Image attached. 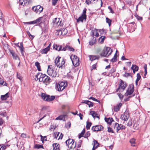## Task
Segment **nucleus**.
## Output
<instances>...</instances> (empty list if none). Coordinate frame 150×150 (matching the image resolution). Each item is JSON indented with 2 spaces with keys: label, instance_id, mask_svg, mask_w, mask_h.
<instances>
[{
  "label": "nucleus",
  "instance_id": "60",
  "mask_svg": "<svg viewBox=\"0 0 150 150\" xmlns=\"http://www.w3.org/2000/svg\"><path fill=\"white\" fill-rule=\"evenodd\" d=\"M49 108L48 107H44L42 108V110L43 111L47 110Z\"/></svg>",
  "mask_w": 150,
  "mask_h": 150
},
{
  "label": "nucleus",
  "instance_id": "35",
  "mask_svg": "<svg viewBox=\"0 0 150 150\" xmlns=\"http://www.w3.org/2000/svg\"><path fill=\"white\" fill-rule=\"evenodd\" d=\"M50 78L46 75L45 76V78H44L43 81H42L44 83H48L50 81Z\"/></svg>",
  "mask_w": 150,
  "mask_h": 150
},
{
  "label": "nucleus",
  "instance_id": "3",
  "mask_svg": "<svg viewBox=\"0 0 150 150\" xmlns=\"http://www.w3.org/2000/svg\"><path fill=\"white\" fill-rule=\"evenodd\" d=\"M112 52V50L110 48L107 47L104 49L100 55L102 56L107 57L110 55Z\"/></svg>",
  "mask_w": 150,
  "mask_h": 150
},
{
  "label": "nucleus",
  "instance_id": "64",
  "mask_svg": "<svg viewBox=\"0 0 150 150\" xmlns=\"http://www.w3.org/2000/svg\"><path fill=\"white\" fill-rule=\"evenodd\" d=\"M2 150H5L6 148V146L4 145H2Z\"/></svg>",
  "mask_w": 150,
  "mask_h": 150
},
{
  "label": "nucleus",
  "instance_id": "49",
  "mask_svg": "<svg viewBox=\"0 0 150 150\" xmlns=\"http://www.w3.org/2000/svg\"><path fill=\"white\" fill-rule=\"evenodd\" d=\"M27 34L28 35V36H29V37H30V38L32 39L33 38H34V36H33V35H32L30 33V32L28 31L27 32Z\"/></svg>",
  "mask_w": 150,
  "mask_h": 150
},
{
  "label": "nucleus",
  "instance_id": "39",
  "mask_svg": "<svg viewBox=\"0 0 150 150\" xmlns=\"http://www.w3.org/2000/svg\"><path fill=\"white\" fill-rule=\"evenodd\" d=\"M35 65L36 66L38 71H41L40 66V63L38 62H37L35 63Z\"/></svg>",
  "mask_w": 150,
  "mask_h": 150
},
{
  "label": "nucleus",
  "instance_id": "47",
  "mask_svg": "<svg viewBox=\"0 0 150 150\" xmlns=\"http://www.w3.org/2000/svg\"><path fill=\"white\" fill-rule=\"evenodd\" d=\"M94 33H96V35H95V36H96V37H98L99 36V34L97 32V30H94L93 31V34H92V35H93V36L94 35Z\"/></svg>",
  "mask_w": 150,
  "mask_h": 150
},
{
  "label": "nucleus",
  "instance_id": "28",
  "mask_svg": "<svg viewBox=\"0 0 150 150\" xmlns=\"http://www.w3.org/2000/svg\"><path fill=\"white\" fill-rule=\"evenodd\" d=\"M59 132H56V133H54V138L56 139H58V140L60 138L62 139V138L63 135L62 136H61L60 135L59 137Z\"/></svg>",
  "mask_w": 150,
  "mask_h": 150
},
{
  "label": "nucleus",
  "instance_id": "9",
  "mask_svg": "<svg viewBox=\"0 0 150 150\" xmlns=\"http://www.w3.org/2000/svg\"><path fill=\"white\" fill-rule=\"evenodd\" d=\"M33 10L38 14H40L43 10V8L40 5H38L33 7Z\"/></svg>",
  "mask_w": 150,
  "mask_h": 150
},
{
  "label": "nucleus",
  "instance_id": "7",
  "mask_svg": "<svg viewBox=\"0 0 150 150\" xmlns=\"http://www.w3.org/2000/svg\"><path fill=\"white\" fill-rule=\"evenodd\" d=\"M65 143L68 147L70 149L74 148L75 146L74 144V141L72 139H69L66 141Z\"/></svg>",
  "mask_w": 150,
  "mask_h": 150
},
{
  "label": "nucleus",
  "instance_id": "24",
  "mask_svg": "<svg viewBox=\"0 0 150 150\" xmlns=\"http://www.w3.org/2000/svg\"><path fill=\"white\" fill-rule=\"evenodd\" d=\"M50 65H49L48 66V68L47 70V72L48 74L50 76H52L53 73L54 72V70L52 69L50 67Z\"/></svg>",
  "mask_w": 150,
  "mask_h": 150
},
{
  "label": "nucleus",
  "instance_id": "5",
  "mask_svg": "<svg viewBox=\"0 0 150 150\" xmlns=\"http://www.w3.org/2000/svg\"><path fill=\"white\" fill-rule=\"evenodd\" d=\"M127 85L126 83L124 82L123 81L121 80L119 87L116 89V92L119 91L120 92L123 91L126 88Z\"/></svg>",
  "mask_w": 150,
  "mask_h": 150
},
{
  "label": "nucleus",
  "instance_id": "1",
  "mask_svg": "<svg viewBox=\"0 0 150 150\" xmlns=\"http://www.w3.org/2000/svg\"><path fill=\"white\" fill-rule=\"evenodd\" d=\"M54 63L56 66L59 68L62 69L64 67L65 61L63 58H62L60 57H58L56 58Z\"/></svg>",
  "mask_w": 150,
  "mask_h": 150
},
{
  "label": "nucleus",
  "instance_id": "17",
  "mask_svg": "<svg viewBox=\"0 0 150 150\" xmlns=\"http://www.w3.org/2000/svg\"><path fill=\"white\" fill-rule=\"evenodd\" d=\"M42 19V17H39L36 20L34 21H31L28 22H25L24 23V24H35L37 23H39L40 22H41Z\"/></svg>",
  "mask_w": 150,
  "mask_h": 150
},
{
  "label": "nucleus",
  "instance_id": "31",
  "mask_svg": "<svg viewBox=\"0 0 150 150\" xmlns=\"http://www.w3.org/2000/svg\"><path fill=\"white\" fill-rule=\"evenodd\" d=\"M9 96L8 93H7L4 95H1V98L2 100H5Z\"/></svg>",
  "mask_w": 150,
  "mask_h": 150
},
{
  "label": "nucleus",
  "instance_id": "8",
  "mask_svg": "<svg viewBox=\"0 0 150 150\" xmlns=\"http://www.w3.org/2000/svg\"><path fill=\"white\" fill-rule=\"evenodd\" d=\"M87 9L85 8L83 10V13L81 16L79 17L78 18L76 19L77 22L80 21L83 22L84 20H86V11Z\"/></svg>",
  "mask_w": 150,
  "mask_h": 150
},
{
  "label": "nucleus",
  "instance_id": "20",
  "mask_svg": "<svg viewBox=\"0 0 150 150\" xmlns=\"http://www.w3.org/2000/svg\"><path fill=\"white\" fill-rule=\"evenodd\" d=\"M51 46L50 44L46 48L42 49L41 52L42 54H46L47 52L49 51L50 50V47Z\"/></svg>",
  "mask_w": 150,
  "mask_h": 150
},
{
  "label": "nucleus",
  "instance_id": "61",
  "mask_svg": "<svg viewBox=\"0 0 150 150\" xmlns=\"http://www.w3.org/2000/svg\"><path fill=\"white\" fill-rule=\"evenodd\" d=\"M138 125L137 124H135V123L133 125V127L134 128L136 129H137L138 128V127H137Z\"/></svg>",
  "mask_w": 150,
  "mask_h": 150
},
{
  "label": "nucleus",
  "instance_id": "34",
  "mask_svg": "<svg viewBox=\"0 0 150 150\" xmlns=\"http://www.w3.org/2000/svg\"><path fill=\"white\" fill-rule=\"evenodd\" d=\"M28 2V0H19V4L22 6H24L26 5Z\"/></svg>",
  "mask_w": 150,
  "mask_h": 150
},
{
  "label": "nucleus",
  "instance_id": "38",
  "mask_svg": "<svg viewBox=\"0 0 150 150\" xmlns=\"http://www.w3.org/2000/svg\"><path fill=\"white\" fill-rule=\"evenodd\" d=\"M54 48H55L56 50L59 51L61 50L62 47V46H57V45H56L55 46H54Z\"/></svg>",
  "mask_w": 150,
  "mask_h": 150
},
{
  "label": "nucleus",
  "instance_id": "46",
  "mask_svg": "<svg viewBox=\"0 0 150 150\" xmlns=\"http://www.w3.org/2000/svg\"><path fill=\"white\" fill-rule=\"evenodd\" d=\"M34 148L37 149H40V148H43V146L41 145H40L39 144H35L34 146Z\"/></svg>",
  "mask_w": 150,
  "mask_h": 150
},
{
  "label": "nucleus",
  "instance_id": "33",
  "mask_svg": "<svg viewBox=\"0 0 150 150\" xmlns=\"http://www.w3.org/2000/svg\"><path fill=\"white\" fill-rule=\"evenodd\" d=\"M89 115H91L94 118H97L99 119V115L98 113H89Z\"/></svg>",
  "mask_w": 150,
  "mask_h": 150
},
{
  "label": "nucleus",
  "instance_id": "14",
  "mask_svg": "<svg viewBox=\"0 0 150 150\" xmlns=\"http://www.w3.org/2000/svg\"><path fill=\"white\" fill-rule=\"evenodd\" d=\"M103 127L101 125H96L93 126L92 128V129L93 131H98L103 130Z\"/></svg>",
  "mask_w": 150,
  "mask_h": 150
},
{
  "label": "nucleus",
  "instance_id": "32",
  "mask_svg": "<svg viewBox=\"0 0 150 150\" xmlns=\"http://www.w3.org/2000/svg\"><path fill=\"white\" fill-rule=\"evenodd\" d=\"M129 142L131 144L132 146H136V143L135 142V139L134 138H132L129 140Z\"/></svg>",
  "mask_w": 150,
  "mask_h": 150
},
{
  "label": "nucleus",
  "instance_id": "37",
  "mask_svg": "<svg viewBox=\"0 0 150 150\" xmlns=\"http://www.w3.org/2000/svg\"><path fill=\"white\" fill-rule=\"evenodd\" d=\"M117 54L115 53L114 56V57L110 61L112 62H115L117 61Z\"/></svg>",
  "mask_w": 150,
  "mask_h": 150
},
{
  "label": "nucleus",
  "instance_id": "27",
  "mask_svg": "<svg viewBox=\"0 0 150 150\" xmlns=\"http://www.w3.org/2000/svg\"><path fill=\"white\" fill-rule=\"evenodd\" d=\"M131 68L133 70V73L134 74L136 71H138L139 67L136 65H132Z\"/></svg>",
  "mask_w": 150,
  "mask_h": 150
},
{
  "label": "nucleus",
  "instance_id": "30",
  "mask_svg": "<svg viewBox=\"0 0 150 150\" xmlns=\"http://www.w3.org/2000/svg\"><path fill=\"white\" fill-rule=\"evenodd\" d=\"M99 145V143L95 140L93 141V146L92 148L93 150H95L96 148Z\"/></svg>",
  "mask_w": 150,
  "mask_h": 150
},
{
  "label": "nucleus",
  "instance_id": "13",
  "mask_svg": "<svg viewBox=\"0 0 150 150\" xmlns=\"http://www.w3.org/2000/svg\"><path fill=\"white\" fill-rule=\"evenodd\" d=\"M67 33V30L66 29H62V30H57L56 34L57 35H65Z\"/></svg>",
  "mask_w": 150,
  "mask_h": 150
},
{
  "label": "nucleus",
  "instance_id": "59",
  "mask_svg": "<svg viewBox=\"0 0 150 150\" xmlns=\"http://www.w3.org/2000/svg\"><path fill=\"white\" fill-rule=\"evenodd\" d=\"M132 125V120H129L127 123V125L129 126H131Z\"/></svg>",
  "mask_w": 150,
  "mask_h": 150
},
{
  "label": "nucleus",
  "instance_id": "10",
  "mask_svg": "<svg viewBox=\"0 0 150 150\" xmlns=\"http://www.w3.org/2000/svg\"><path fill=\"white\" fill-rule=\"evenodd\" d=\"M115 129L116 128L117 132H118V131L120 129H125L126 127L121 124H119L118 123H116L114 127Z\"/></svg>",
  "mask_w": 150,
  "mask_h": 150
},
{
  "label": "nucleus",
  "instance_id": "56",
  "mask_svg": "<svg viewBox=\"0 0 150 150\" xmlns=\"http://www.w3.org/2000/svg\"><path fill=\"white\" fill-rule=\"evenodd\" d=\"M58 0H52V5L53 6H55Z\"/></svg>",
  "mask_w": 150,
  "mask_h": 150
},
{
  "label": "nucleus",
  "instance_id": "45",
  "mask_svg": "<svg viewBox=\"0 0 150 150\" xmlns=\"http://www.w3.org/2000/svg\"><path fill=\"white\" fill-rule=\"evenodd\" d=\"M116 69L115 68H112L110 70L109 73V74L110 75L111 74L112 75L113 73L115 71Z\"/></svg>",
  "mask_w": 150,
  "mask_h": 150
},
{
  "label": "nucleus",
  "instance_id": "2",
  "mask_svg": "<svg viewBox=\"0 0 150 150\" xmlns=\"http://www.w3.org/2000/svg\"><path fill=\"white\" fill-rule=\"evenodd\" d=\"M41 97L42 99L47 101H50L53 100L55 98V96H50L43 93H42Z\"/></svg>",
  "mask_w": 150,
  "mask_h": 150
},
{
  "label": "nucleus",
  "instance_id": "52",
  "mask_svg": "<svg viewBox=\"0 0 150 150\" xmlns=\"http://www.w3.org/2000/svg\"><path fill=\"white\" fill-rule=\"evenodd\" d=\"M90 133L89 132H87L85 135L84 137L85 138H87L90 136Z\"/></svg>",
  "mask_w": 150,
  "mask_h": 150
},
{
  "label": "nucleus",
  "instance_id": "41",
  "mask_svg": "<svg viewBox=\"0 0 150 150\" xmlns=\"http://www.w3.org/2000/svg\"><path fill=\"white\" fill-rule=\"evenodd\" d=\"M96 1V0H86V3L88 5L93 3L94 1ZM96 1H97L98 0H96Z\"/></svg>",
  "mask_w": 150,
  "mask_h": 150
},
{
  "label": "nucleus",
  "instance_id": "16",
  "mask_svg": "<svg viewBox=\"0 0 150 150\" xmlns=\"http://www.w3.org/2000/svg\"><path fill=\"white\" fill-rule=\"evenodd\" d=\"M134 92L133 87H129L125 95L127 96L131 95Z\"/></svg>",
  "mask_w": 150,
  "mask_h": 150
},
{
  "label": "nucleus",
  "instance_id": "11",
  "mask_svg": "<svg viewBox=\"0 0 150 150\" xmlns=\"http://www.w3.org/2000/svg\"><path fill=\"white\" fill-rule=\"evenodd\" d=\"M53 22L56 25L58 26H62L63 25V23L62 22V20L59 18H55L53 20Z\"/></svg>",
  "mask_w": 150,
  "mask_h": 150
},
{
  "label": "nucleus",
  "instance_id": "50",
  "mask_svg": "<svg viewBox=\"0 0 150 150\" xmlns=\"http://www.w3.org/2000/svg\"><path fill=\"white\" fill-rule=\"evenodd\" d=\"M88 99L89 100L92 99V100H93V101H95L98 102L99 103H100V101L99 100H98L97 99H96L95 98L93 97H91L89 98Z\"/></svg>",
  "mask_w": 150,
  "mask_h": 150
},
{
  "label": "nucleus",
  "instance_id": "54",
  "mask_svg": "<svg viewBox=\"0 0 150 150\" xmlns=\"http://www.w3.org/2000/svg\"><path fill=\"white\" fill-rule=\"evenodd\" d=\"M71 125V123L70 122H68L66 125V128L69 129Z\"/></svg>",
  "mask_w": 150,
  "mask_h": 150
},
{
  "label": "nucleus",
  "instance_id": "40",
  "mask_svg": "<svg viewBox=\"0 0 150 150\" xmlns=\"http://www.w3.org/2000/svg\"><path fill=\"white\" fill-rule=\"evenodd\" d=\"M96 43V39L94 40L93 38L89 42V45H93L94 44H95Z\"/></svg>",
  "mask_w": 150,
  "mask_h": 150
},
{
  "label": "nucleus",
  "instance_id": "63",
  "mask_svg": "<svg viewBox=\"0 0 150 150\" xmlns=\"http://www.w3.org/2000/svg\"><path fill=\"white\" fill-rule=\"evenodd\" d=\"M131 74L129 73H126L124 74V76H130Z\"/></svg>",
  "mask_w": 150,
  "mask_h": 150
},
{
  "label": "nucleus",
  "instance_id": "19",
  "mask_svg": "<svg viewBox=\"0 0 150 150\" xmlns=\"http://www.w3.org/2000/svg\"><path fill=\"white\" fill-rule=\"evenodd\" d=\"M18 46L20 49L22 55L23 56H24V47H23V43L22 42L20 43V45H18Z\"/></svg>",
  "mask_w": 150,
  "mask_h": 150
},
{
  "label": "nucleus",
  "instance_id": "36",
  "mask_svg": "<svg viewBox=\"0 0 150 150\" xmlns=\"http://www.w3.org/2000/svg\"><path fill=\"white\" fill-rule=\"evenodd\" d=\"M105 37L102 36L100 37L98 39V42L99 43L102 44L104 42V41L105 39Z\"/></svg>",
  "mask_w": 150,
  "mask_h": 150
},
{
  "label": "nucleus",
  "instance_id": "51",
  "mask_svg": "<svg viewBox=\"0 0 150 150\" xmlns=\"http://www.w3.org/2000/svg\"><path fill=\"white\" fill-rule=\"evenodd\" d=\"M108 131L109 132L113 133L114 132L112 129L110 127H108Z\"/></svg>",
  "mask_w": 150,
  "mask_h": 150
},
{
  "label": "nucleus",
  "instance_id": "55",
  "mask_svg": "<svg viewBox=\"0 0 150 150\" xmlns=\"http://www.w3.org/2000/svg\"><path fill=\"white\" fill-rule=\"evenodd\" d=\"M136 17L138 20H142V17L138 15L136 16Z\"/></svg>",
  "mask_w": 150,
  "mask_h": 150
},
{
  "label": "nucleus",
  "instance_id": "4",
  "mask_svg": "<svg viewBox=\"0 0 150 150\" xmlns=\"http://www.w3.org/2000/svg\"><path fill=\"white\" fill-rule=\"evenodd\" d=\"M67 86V82L62 81L59 82L57 86L56 89L59 91H63Z\"/></svg>",
  "mask_w": 150,
  "mask_h": 150
},
{
  "label": "nucleus",
  "instance_id": "62",
  "mask_svg": "<svg viewBox=\"0 0 150 150\" xmlns=\"http://www.w3.org/2000/svg\"><path fill=\"white\" fill-rule=\"evenodd\" d=\"M96 64L92 65L91 70L95 69L96 68Z\"/></svg>",
  "mask_w": 150,
  "mask_h": 150
},
{
  "label": "nucleus",
  "instance_id": "53",
  "mask_svg": "<svg viewBox=\"0 0 150 150\" xmlns=\"http://www.w3.org/2000/svg\"><path fill=\"white\" fill-rule=\"evenodd\" d=\"M72 113L75 115L77 114V115H79V116L80 119L81 120H82V116L83 115L81 114V113H79V114H77V113Z\"/></svg>",
  "mask_w": 150,
  "mask_h": 150
},
{
  "label": "nucleus",
  "instance_id": "21",
  "mask_svg": "<svg viewBox=\"0 0 150 150\" xmlns=\"http://www.w3.org/2000/svg\"><path fill=\"white\" fill-rule=\"evenodd\" d=\"M81 103H85L87 104L88 105L89 107H92L93 105V103L92 102L88 100H85L81 102Z\"/></svg>",
  "mask_w": 150,
  "mask_h": 150
},
{
  "label": "nucleus",
  "instance_id": "42",
  "mask_svg": "<svg viewBox=\"0 0 150 150\" xmlns=\"http://www.w3.org/2000/svg\"><path fill=\"white\" fill-rule=\"evenodd\" d=\"M66 48H67V50H70L72 51H74V49L72 47L68 45H66Z\"/></svg>",
  "mask_w": 150,
  "mask_h": 150
},
{
  "label": "nucleus",
  "instance_id": "43",
  "mask_svg": "<svg viewBox=\"0 0 150 150\" xmlns=\"http://www.w3.org/2000/svg\"><path fill=\"white\" fill-rule=\"evenodd\" d=\"M91 123L88 121L86 122V128L87 129H90L91 126Z\"/></svg>",
  "mask_w": 150,
  "mask_h": 150
},
{
  "label": "nucleus",
  "instance_id": "6",
  "mask_svg": "<svg viewBox=\"0 0 150 150\" xmlns=\"http://www.w3.org/2000/svg\"><path fill=\"white\" fill-rule=\"evenodd\" d=\"M70 58L74 65L77 67L79 65V59L77 56L74 55H72L71 56Z\"/></svg>",
  "mask_w": 150,
  "mask_h": 150
},
{
  "label": "nucleus",
  "instance_id": "29",
  "mask_svg": "<svg viewBox=\"0 0 150 150\" xmlns=\"http://www.w3.org/2000/svg\"><path fill=\"white\" fill-rule=\"evenodd\" d=\"M53 149V150H60L59 146L58 144L57 143L53 144H52Z\"/></svg>",
  "mask_w": 150,
  "mask_h": 150
},
{
  "label": "nucleus",
  "instance_id": "25",
  "mask_svg": "<svg viewBox=\"0 0 150 150\" xmlns=\"http://www.w3.org/2000/svg\"><path fill=\"white\" fill-rule=\"evenodd\" d=\"M89 57L91 61H93L96 59H98L99 58L100 56L98 55L96 56L90 55L89 56Z\"/></svg>",
  "mask_w": 150,
  "mask_h": 150
},
{
  "label": "nucleus",
  "instance_id": "22",
  "mask_svg": "<svg viewBox=\"0 0 150 150\" xmlns=\"http://www.w3.org/2000/svg\"><path fill=\"white\" fill-rule=\"evenodd\" d=\"M122 105V103H120L117 105L116 106H114L113 109L115 112H117L120 109Z\"/></svg>",
  "mask_w": 150,
  "mask_h": 150
},
{
  "label": "nucleus",
  "instance_id": "12",
  "mask_svg": "<svg viewBox=\"0 0 150 150\" xmlns=\"http://www.w3.org/2000/svg\"><path fill=\"white\" fill-rule=\"evenodd\" d=\"M45 75V74H43L40 73H38L36 76V77L37 78V79H39V81L42 82L43 81Z\"/></svg>",
  "mask_w": 150,
  "mask_h": 150
},
{
  "label": "nucleus",
  "instance_id": "15",
  "mask_svg": "<svg viewBox=\"0 0 150 150\" xmlns=\"http://www.w3.org/2000/svg\"><path fill=\"white\" fill-rule=\"evenodd\" d=\"M129 113H123L120 116V118L125 121H127L129 117Z\"/></svg>",
  "mask_w": 150,
  "mask_h": 150
},
{
  "label": "nucleus",
  "instance_id": "26",
  "mask_svg": "<svg viewBox=\"0 0 150 150\" xmlns=\"http://www.w3.org/2000/svg\"><path fill=\"white\" fill-rule=\"evenodd\" d=\"M67 117L66 115H61L56 118V120H64Z\"/></svg>",
  "mask_w": 150,
  "mask_h": 150
},
{
  "label": "nucleus",
  "instance_id": "18",
  "mask_svg": "<svg viewBox=\"0 0 150 150\" xmlns=\"http://www.w3.org/2000/svg\"><path fill=\"white\" fill-rule=\"evenodd\" d=\"M10 53L11 54L13 58L15 60H17L18 59L19 60H20L19 58L18 57L17 54L15 53L14 51L12 50H11L10 51Z\"/></svg>",
  "mask_w": 150,
  "mask_h": 150
},
{
  "label": "nucleus",
  "instance_id": "48",
  "mask_svg": "<svg viewBox=\"0 0 150 150\" xmlns=\"http://www.w3.org/2000/svg\"><path fill=\"white\" fill-rule=\"evenodd\" d=\"M85 132V130L84 129H83L82 130V132H81V134H80L79 138H81V137H83V135H84V134Z\"/></svg>",
  "mask_w": 150,
  "mask_h": 150
},
{
  "label": "nucleus",
  "instance_id": "57",
  "mask_svg": "<svg viewBox=\"0 0 150 150\" xmlns=\"http://www.w3.org/2000/svg\"><path fill=\"white\" fill-rule=\"evenodd\" d=\"M141 77V76L140 75V74H139L138 73L137 74V78L136 79V80H137V81H139L140 80Z\"/></svg>",
  "mask_w": 150,
  "mask_h": 150
},
{
  "label": "nucleus",
  "instance_id": "23",
  "mask_svg": "<svg viewBox=\"0 0 150 150\" xmlns=\"http://www.w3.org/2000/svg\"><path fill=\"white\" fill-rule=\"evenodd\" d=\"M105 121L110 125H111L112 122L114 121L113 119L110 117L107 118L105 117Z\"/></svg>",
  "mask_w": 150,
  "mask_h": 150
},
{
  "label": "nucleus",
  "instance_id": "44",
  "mask_svg": "<svg viewBox=\"0 0 150 150\" xmlns=\"http://www.w3.org/2000/svg\"><path fill=\"white\" fill-rule=\"evenodd\" d=\"M106 22L108 23L109 26H110V25L111 24V21H112L111 20L109 19L108 18H106Z\"/></svg>",
  "mask_w": 150,
  "mask_h": 150
},
{
  "label": "nucleus",
  "instance_id": "58",
  "mask_svg": "<svg viewBox=\"0 0 150 150\" xmlns=\"http://www.w3.org/2000/svg\"><path fill=\"white\" fill-rule=\"evenodd\" d=\"M117 95L120 98V99H122L123 97V96L120 93H117Z\"/></svg>",
  "mask_w": 150,
  "mask_h": 150
}]
</instances>
